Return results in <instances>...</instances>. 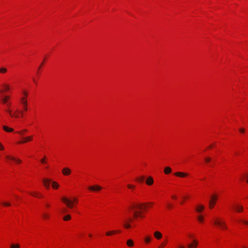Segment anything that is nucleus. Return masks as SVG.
Wrapping results in <instances>:
<instances>
[{"instance_id":"c85d7f7f","label":"nucleus","mask_w":248,"mask_h":248,"mask_svg":"<svg viewBox=\"0 0 248 248\" xmlns=\"http://www.w3.org/2000/svg\"><path fill=\"white\" fill-rule=\"evenodd\" d=\"M71 219V216L69 215H67L63 217V220L65 221Z\"/></svg>"},{"instance_id":"f8f14e48","label":"nucleus","mask_w":248,"mask_h":248,"mask_svg":"<svg viewBox=\"0 0 248 248\" xmlns=\"http://www.w3.org/2000/svg\"><path fill=\"white\" fill-rule=\"evenodd\" d=\"M176 176L180 177H184L188 175L187 173L182 172H176L174 174Z\"/></svg>"},{"instance_id":"72a5a7b5","label":"nucleus","mask_w":248,"mask_h":248,"mask_svg":"<svg viewBox=\"0 0 248 248\" xmlns=\"http://www.w3.org/2000/svg\"><path fill=\"white\" fill-rule=\"evenodd\" d=\"M204 160L206 162L208 163L211 161V158L207 157H206L204 159Z\"/></svg>"},{"instance_id":"6e6d98bb","label":"nucleus","mask_w":248,"mask_h":248,"mask_svg":"<svg viewBox=\"0 0 248 248\" xmlns=\"http://www.w3.org/2000/svg\"><path fill=\"white\" fill-rule=\"evenodd\" d=\"M211 147H212V146H210L209 147V148H211Z\"/></svg>"},{"instance_id":"09e8293b","label":"nucleus","mask_w":248,"mask_h":248,"mask_svg":"<svg viewBox=\"0 0 248 248\" xmlns=\"http://www.w3.org/2000/svg\"><path fill=\"white\" fill-rule=\"evenodd\" d=\"M33 82L35 83H37V81H36V80L33 78Z\"/></svg>"},{"instance_id":"a19ab883","label":"nucleus","mask_w":248,"mask_h":248,"mask_svg":"<svg viewBox=\"0 0 248 248\" xmlns=\"http://www.w3.org/2000/svg\"><path fill=\"white\" fill-rule=\"evenodd\" d=\"M4 149V148L3 146L0 142V150H3Z\"/></svg>"},{"instance_id":"4468645a","label":"nucleus","mask_w":248,"mask_h":248,"mask_svg":"<svg viewBox=\"0 0 248 248\" xmlns=\"http://www.w3.org/2000/svg\"><path fill=\"white\" fill-rule=\"evenodd\" d=\"M204 209V207L203 205H199L197 206V207L195 208V210L198 213H201L203 210Z\"/></svg>"},{"instance_id":"dca6fc26","label":"nucleus","mask_w":248,"mask_h":248,"mask_svg":"<svg viewBox=\"0 0 248 248\" xmlns=\"http://www.w3.org/2000/svg\"><path fill=\"white\" fill-rule=\"evenodd\" d=\"M234 209L238 212H242L243 209V207L241 205H237L234 207Z\"/></svg>"},{"instance_id":"e433bc0d","label":"nucleus","mask_w":248,"mask_h":248,"mask_svg":"<svg viewBox=\"0 0 248 248\" xmlns=\"http://www.w3.org/2000/svg\"><path fill=\"white\" fill-rule=\"evenodd\" d=\"M2 204L6 206H10L11 205V204L9 202H2Z\"/></svg>"},{"instance_id":"58836bf2","label":"nucleus","mask_w":248,"mask_h":248,"mask_svg":"<svg viewBox=\"0 0 248 248\" xmlns=\"http://www.w3.org/2000/svg\"><path fill=\"white\" fill-rule=\"evenodd\" d=\"M24 109L26 111L27 110V103H26V105H23Z\"/></svg>"},{"instance_id":"0eeeda50","label":"nucleus","mask_w":248,"mask_h":248,"mask_svg":"<svg viewBox=\"0 0 248 248\" xmlns=\"http://www.w3.org/2000/svg\"><path fill=\"white\" fill-rule=\"evenodd\" d=\"M89 190L94 191H98L102 189V187L98 185L90 186L88 187Z\"/></svg>"},{"instance_id":"5701e85b","label":"nucleus","mask_w":248,"mask_h":248,"mask_svg":"<svg viewBox=\"0 0 248 248\" xmlns=\"http://www.w3.org/2000/svg\"><path fill=\"white\" fill-rule=\"evenodd\" d=\"M126 244L129 247H132L134 245V242L132 240L129 239L127 241Z\"/></svg>"},{"instance_id":"4d7b16f0","label":"nucleus","mask_w":248,"mask_h":248,"mask_svg":"<svg viewBox=\"0 0 248 248\" xmlns=\"http://www.w3.org/2000/svg\"><path fill=\"white\" fill-rule=\"evenodd\" d=\"M2 92H3L2 91L0 90V92H1V93H2Z\"/></svg>"},{"instance_id":"49530a36","label":"nucleus","mask_w":248,"mask_h":248,"mask_svg":"<svg viewBox=\"0 0 248 248\" xmlns=\"http://www.w3.org/2000/svg\"><path fill=\"white\" fill-rule=\"evenodd\" d=\"M168 208H171L172 205H170V204H169L168 205Z\"/></svg>"},{"instance_id":"5fc2aeb1","label":"nucleus","mask_w":248,"mask_h":248,"mask_svg":"<svg viewBox=\"0 0 248 248\" xmlns=\"http://www.w3.org/2000/svg\"><path fill=\"white\" fill-rule=\"evenodd\" d=\"M92 235L91 234H89V237H92Z\"/></svg>"},{"instance_id":"4c0bfd02","label":"nucleus","mask_w":248,"mask_h":248,"mask_svg":"<svg viewBox=\"0 0 248 248\" xmlns=\"http://www.w3.org/2000/svg\"><path fill=\"white\" fill-rule=\"evenodd\" d=\"M240 221L242 222L243 223H244L245 224L248 225V221H246V220H240Z\"/></svg>"},{"instance_id":"473e14b6","label":"nucleus","mask_w":248,"mask_h":248,"mask_svg":"<svg viewBox=\"0 0 248 248\" xmlns=\"http://www.w3.org/2000/svg\"><path fill=\"white\" fill-rule=\"evenodd\" d=\"M150 241H151V238L149 237H146L145 238V241L146 243H149L150 242Z\"/></svg>"},{"instance_id":"4be33fe9","label":"nucleus","mask_w":248,"mask_h":248,"mask_svg":"<svg viewBox=\"0 0 248 248\" xmlns=\"http://www.w3.org/2000/svg\"><path fill=\"white\" fill-rule=\"evenodd\" d=\"M30 194L35 197L42 198L43 197L42 194H39V193L37 192H35L34 193H31Z\"/></svg>"},{"instance_id":"37998d69","label":"nucleus","mask_w":248,"mask_h":248,"mask_svg":"<svg viewBox=\"0 0 248 248\" xmlns=\"http://www.w3.org/2000/svg\"><path fill=\"white\" fill-rule=\"evenodd\" d=\"M41 162L42 163H45V161L44 160V159H42L41 160Z\"/></svg>"},{"instance_id":"1a4fd4ad","label":"nucleus","mask_w":248,"mask_h":248,"mask_svg":"<svg viewBox=\"0 0 248 248\" xmlns=\"http://www.w3.org/2000/svg\"><path fill=\"white\" fill-rule=\"evenodd\" d=\"M32 137H33L32 136L25 137L23 139V140L19 141L18 143H26L27 142L31 141L32 139Z\"/></svg>"},{"instance_id":"9b49d317","label":"nucleus","mask_w":248,"mask_h":248,"mask_svg":"<svg viewBox=\"0 0 248 248\" xmlns=\"http://www.w3.org/2000/svg\"><path fill=\"white\" fill-rule=\"evenodd\" d=\"M45 186L46 188H49V185L51 182V180L48 179H44L43 180Z\"/></svg>"},{"instance_id":"7c9ffc66","label":"nucleus","mask_w":248,"mask_h":248,"mask_svg":"<svg viewBox=\"0 0 248 248\" xmlns=\"http://www.w3.org/2000/svg\"><path fill=\"white\" fill-rule=\"evenodd\" d=\"M10 247L11 248H19L20 247V246L18 244H12Z\"/></svg>"},{"instance_id":"8fccbe9b","label":"nucleus","mask_w":248,"mask_h":248,"mask_svg":"<svg viewBox=\"0 0 248 248\" xmlns=\"http://www.w3.org/2000/svg\"><path fill=\"white\" fill-rule=\"evenodd\" d=\"M133 220L132 218H129V221L130 222H132V221H133Z\"/></svg>"},{"instance_id":"2eb2a0df","label":"nucleus","mask_w":248,"mask_h":248,"mask_svg":"<svg viewBox=\"0 0 248 248\" xmlns=\"http://www.w3.org/2000/svg\"><path fill=\"white\" fill-rule=\"evenodd\" d=\"M154 236L157 239H160L162 237V234L160 232L158 231H156L154 232Z\"/></svg>"},{"instance_id":"f3484780","label":"nucleus","mask_w":248,"mask_h":248,"mask_svg":"<svg viewBox=\"0 0 248 248\" xmlns=\"http://www.w3.org/2000/svg\"><path fill=\"white\" fill-rule=\"evenodd\" d=\"M9 99H10L9 96H8V95L5 96L4 97L1 99V102H2V104H6V103H7L8 100Z\"/></svg>"},{"instance_id":"3c124183","label":"nucleus","mask_w":248,"mask_h":248,"mask_svg":"<svg viewBox=\"0 0 248 248\" xmlns=\"http://www.w3.org/2000/svg\"><path fill=\"white\" fill-rule=\"evenodd\" d=\"M115 232H120V230L115 231Z\"/></svg>"},{"instance_id":"412c9836","label":"nucleus","mask_w":248,"mask_h":248,"mask_svg":"<svg viewBox=\"0 0 248 248\" xmlns=\"http://www.w3.org/2000/svg\"><path fill=\"white\" fill-rule=\"evenodd\" d=\"M7 72V69L4 67H0V73L5 74Z\"/></svg>"},{"instance_id":"aec40b11","label":"nucleus","mask_w":248,"mask_h":248,"mask_svg":"<svg viewBox=\"0 0 248 248\" xmlns=\"http://www.w3.org/2000/svg\"><path fill=\"white\" fill-rule=\"evenodd\" d=\"M52 186L54 189H57L59 187V185L57 182L54 181L52 183Z\"/></svg>"},{"instance_id":"ddd939ff","label":"nucleus","mask_w":248,"mask_h":248,"mask_svg":"<svg viewBox=\"0 0 248 248\" xmlns=\"http://www.w3.org/2000/svg\"><path fill=\"white\" fill-rule=\"evenodd\" d=\"M154 182V181L153 178L152 177L149 176L147 178V179L146 181V183L147 185H148L149 186H151L152 184H153Z\"/></svg>"},{"instance_id":"c756f323","label":"nucleus","mask_w":248,"mask_h":248,"mask_svg":"<svg viewBox=\"0 0 248 248\" xmlns=\"http://www.w3.org/2000/svg\"><path fill=\"white\" fill-rule=\"evenodd\" d=\"M115 233V231H109L106 232V234L108 236L111 235L112 234H113Z\"/></svg>"},{"instance_id":"9d476101","label":"nucleus","mask_w":248,"mask_h":248,"mask_svg":"<svg viewBox=\"0 0 248 248\" xmlns=\"http://www.w3.org/2000/svg\"><path fill=\"white\" fill-rule=\"evenodd\" d=\"M62 172L64 175H68L71 173V171L69 168H64L62 169Z\"/></svg>"},{"instance_id":"6e6552de","label":"nucleus","mask_w":248,"mask_h":248,"mask_svg":"<svg viewBox=\"0 0 248 248\" xmlns=\"http://www.w3.org/2000/svg\"><path fill=\"white\" fill-rule=\"evenodd\" d=\"M6 158L7 159L11 160L16 161L17 163H21L22 161L20 159H17L14 156L11 155H6Z\"/></svg>"},{"instance_id":"a18cd8bd","label":"nucleus","mask_w":248,"mask_h":248,"mask_svg":"<svg viewBox=\"0 0 248 248\" xmlns=\"http://www.w3.org/2000/svg\"><path fill=\"white\" fill-rule=\"evenodd\" d=\"M172 198L174 199H176L177 198L176 196H175V195H173L172 196Z\"/></svg>"},{"instance_id":"de8ad7c7","label":"nucleus","mask_w":248,"mask_h":248,"mask_svg":"<svg viewBox=\"0 0 248 248\" xmlns=\"http://www.w3.org/2000/svg\"><path fill=\"white\" fill-rule=\"evenodd\" d=\"M178 248H185L183 246L180 245L178 246Z\"/></svg>"},{"instance_id":"a878e982","label":"nucleus","mask_w":248,"mask_h":248,"mask_svg":"<svg viewBox=\"0 0 248 248\" xmlns=\"http://www.w3.org/2000/svg\"><path fill=\"white\" fill-rule=\"evenodd\" d=\"M144 180V177L143 176L138 177L136 178V180L140 182H142Z\"/></svg>"},{"instance_id":"ea45409f","label":"nucleus","mask_w":248,"mask_h":248,"mask_svg":"<svg viewBox=\"0 0 248 248\" xmlns=\"http://www.w3.org/2000/svg\"><path fill=\"white\" fill-rule=\"evenodd\" d=\"M239 131H240L241 133H244V132H245V129H244V128H240V129H239Z\"/></svg>"},{"instance_id":"79ce46f5","label":"nucleus","mask_w":248,"mask_h":248,"mask_svg":"<svg viewBox=\"0 0 248 248\" xmlns=\"http://www.w3.org/2000/svg\"><path fill=\"white\" fill-rule=\"evenodd\" d=\"M165 245H166V243H163L161 244V247H163Z\"/></svg>"},{"instance_id":"b1692460","label":"nucleus","mask_w":248,"mask_h":248,"mask_svg":"<svg viewBox=\"0 0 248 248\" xmlns=\"http://www.w3.org/2000/svg\"><path fill=\"white\" fill-rule=\"evenodd\" d=\"M2 86L4 88V91H8L10 90V87L9 85L7 84H4Z\"/></svg>"},{"instance_id":"cd10ccee","label":"nucleus","mask_w":248,"mask_h":248,"mask_svg":"<svg viewBox=\"0 0 248 248\" xmlns=\"http://www.w3.org/2000/svg\"><path fill=\"white\" fill-rule=\"evenodd\" d=\"M42 217H43L44 219H48L49 217V215L47 214L46 213H44L43 214Z\"/></svg>"},{"instance_id":"c03bdc74","label":"nucleus","mask_w":248,"mask_h":248,"mask_svg":"<svg viewBox=\"0 0 248 248\" xmlns=\"http://www.w3.org/2000/svg\"><path fill=\"white\" fill-rule=\"evenodd\" d=\"M23 94L25 95V96H27L28 93L26 92H23Z\"/></svg>"},{"instance_id":"f03ea898","label":"nucleus","mask_w":248,"mask_h":248,"mask_svg":"<svg viewBox=\"0 0 248 248\" xmlns=\"http://www.w3.org/2000/svg\"><path fill=\"white\" fill-rule=\"evenodd\" d=\"M6 104L7 107V108L5 109V111L6 112H7L11 117H15L17 118L18 117V113H21V114H23V112L22 111L19 110L18 109H16L14 113H13L12 110L10 108V107L11 106V103H7Z\"/></svg>"},{"instance_id":"c9c22d12","label":"nucleus","mask_w":248,"mask_h":248,"mask_svg":"<svg viewBox=\"0 0 248 248\" xmlns=\"http://www.w3.org/2000/svg\"><path fill=\"white\" fill-rule=\"evenodd\" d=\"M27 130L26 129H24L23 130H22V131H18L17 132V133L21 135H22L23 134V133H24V132H26Z\"/></svg>"},{"instance_id":"864d4df0","label":"nucleus","mask_w":248,"mask_h":248,"mask_svg":"<svg viewBox=\"0 0 248 248\" xmlns=\"http://www.w3.org/2000/svg\"><path fill=\"white\" fill-rule=\"evenodd\" d=\"M42 64H43V63L40 65V66L39 67V69L41 68V67L42 66Z\"/></svg>"},{"instance_id":"a211bd4d","label":"nucleus","mask_w":248,"mask_h":248,"mask_svg":"<svg viewBox=\"0 0 248 248\" xmlns=\"http://www.w3.org/2000/svg\"><path fill=\"white\" fill-rule=\"evenodd\" d=\"M3 129H4V130L8 132H12L14 131V129L13 128H9L5 125L3 126Z\"/></svg>"},{"instance_id":"39448f33","label":"nucleus","mask_w":248,"mask_h":248,"mask_svg":"<svg viewBox=\"0 0 248 248\" xmlns=\"http://www.w3.org/2000/svg\"><path fill=\"white\" fill-rule=\"evenodd\" d=\"M217 199L216 195H214L211 197V200L209 201V207L213 208L216 204V201Z\"/></svg>"},{"instance_id":"603ef678","label":"nucleus","mask_w":248,"mask_h":248,"mask_svg":"<svg viewBox=\"0 0 248 248\" xmlns=\"http://www.w3.org/2000/svg\"><path fill=\"white\" fill-rule=\"evenodd\" d=\"M46 206L47 207H49V205L48 204H46Z\"/></svg>"},{"instance_id":"13d9d810","label":"nucleus","mask_w":248,"mask_h":248,"mask_svg":"<svg viewBox=\"0 0 248 248\" xmlns=\"http://www.w3.org/2000/svg\"><path fill=\"white\" fill-rule=\"evenodd\" d=\"M247 182L248 183V179L247 180Z\"/></svg>"},{"instance_id":"393cba45","label":"nucleus","mask_w":248,"mask_h":248,"mask_svg":"<svg viewBox=\"0 0 248 248\" xmlns=\"http://www.w3.org/2000/svg\"><path fill=\"white\" fill-rule=\"evenodd\" d=\"M197 219L200 222H202L203 221V217L202 215H200L197 217Z\"/></svg>"},{"instance_id":"20e7f679","label":"nucleus","mask_w":248,"mask_h":248,"mask_svg":"<svg viewBox=\"0 0 248 248\" xmlns=\"http://www.w3.org/2000/svg\"><path fill=\"white\" fill-rule=\"evenodd\" d=\"M214 224L219 227H221L223 229H227L226 223L225 222L221 221L220 219H216L214 221Z\"/></svg>"},{"instance_id":"423d86ee","label":"nucleus","mask_w":248,"mask_h":248,"mask_svg":"<svg viewBox=\"0 0 248 248\" xmlns=\"http://www.w3.org/2000/svg\"><path fill=\"white\" fill-rule=\"evenodd\" d=\"M198 245V241L196 240H193L192 242L187 245L188 248H196Z\"/></svg>"},{"instance_id":"7ed1b4c3","label":"nucleus","mask_w":248,"mask_h":248,"mask_svg":"<svg viewBox=\"0 0 248 248\" xmlns=\"http://www.w3.org/2000/svg\"><path fill=\"white\" fill-rule=\"evenodd\" d=\"M62 201L65 203L67 206L69 208H73L74 206V202L77 203L78 202V199L76 198H74L73 201H71L66 197L62 198Z\"/></svg>"},{"instance_id":"6ab92c4d","label":"nucleus","mask_w":248,"mask_h":248,"mask_svg":"<svg viewBox=\"0 0 248 248\" xmlns=\"http://www.w3.org/2000/svg\"><path fill=\"white\" fill-rule=\"evenodd\" d=\"M171 172V169L170 167H166L164 169V173L166 174H169Z\"/></svg>"},{"instance_id":"f704fd0d","label":"nucleus","mask_w":248,"mask_h":248,"mask_svg":"<svg viewBox=\"0 0 248 248\" xmlns=\"http://www.w3.org/2000/svg\"><path fill=\"white\" fill-rule=\"evenodd\" d=\"M127 186L128 188H131V189L134 188L135 187V186L132 185H130V184H128Z\"/></svg>"},{"instance_id":"bb28decb","label":"nucleus","mask_w":248,"mask_h":248,"mask_svg":"<svg viewBox=\"0 0 248 248\" xmlns=\"http://www.w3.org/2000/svg\"><path fill=\"white\" fill-rule=\"evenodd\" d=\"M21 103L22 105H26V103H27V101L25 97H22L21 98Z\"/></svg>"},{"instance_id":"2f4dec72","label":"nucleus","mask_w":248,"mask_h":248,"mask_svg":"<svg viewBox=\"0 0 248 248\" xmlns=\"http://www.w3.org/2000/svg\"><path fill=\"white\" fill-rule=\"evenodd\" d=\"M124 226L125 228L127 229L130 228L131 227L129 223H127L126 221L124 222Z\"/></svg>"},{"instance_id":"f257e3e1","label":"nucleus","mask_w":248,"mask_h":248,"mask_svg":"<svg viewBox=\"0 0 248 248\" xmlns=\"http://www.w3.org/2000/svg\"><path fill=\"white\" fill-rule=\"evenodd\" d=\"M129 208L131 209H133V217L135 219H137L138 217H142L143 216L142 215V212L141 211H138V209L140 210H145L146 208V203H141L140 204H135L132 205H131Z\"/></svg>"}]
</instances>
